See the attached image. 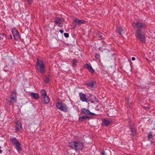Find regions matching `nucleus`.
<instances>
[{
	"label": "nucleus",
	"mask_w": 155,
	"mask_h": 155,
	"mask_svg": "<svg viewBox=\"0 0 155 155\" xmlns=\"http://www.w3.org/2000/svg\"><path fill=\"white\" fill-rule=\"evenodd\" d=\"M77 55L78 56L77 57L78 58H80L82 57V54L81 53H80L79 54H78Z\"/></svg>",
	"instance_id": "obj_32"
},
{
	"label": "nucleus",
	"mask_w": 155,
	"mask_h": 155,
	"mask_svg": "<svg viewBox=\"0 0 155 155\" xmlns=\"http://www.w3.org/2000/svg\"><path fill=\"white\" fill-rule=\"evenodd\" d=\"M112 121L111 119H104L103 120V124L104 126L107 127Z\"/></svg>",
	"instance_id": "obj_14"
},
{
	"label": "nucleus",
	"mask_w": 155,
	"mask_h": 155,
	"mask_svg": "<svg viewBox=\"0 0 155 155\" xmlns=\"http://www.w3.org/2000/svg\"><path fill=\"white\" fill-rule=\"evenodd\" d=\"M17 93L15 90H13L11 92L10 96V102L11 105H13V103L15 102L17 100L16 97Z\"/></svg>",
	"instance_id": "obj_5"
},
{
	"label": "nucleus",
	"mask_w": 155,
	"mask_h": 155,
	"mask_svg": "<svg viewBox=\"0 0 155 155\" xmlns=\"http://www.w3.org/2000/svg\"><path fill=\"white\" fill-rule=\"evenodd\" d=\"M103 35H104L102 34H99V37L102 38H103Z\"/></svg>",
	"instance_id": "obj_34"
},
{
	"label": "nucleus",
	"mask_w": 155,
	"mask_h": 155,
	"mask_svg": "<svg viewBox=\"0 0 155 155\" xmlns=\"http://www.w3.org/2000/svg\"><path fill=\"white\" fill-rule=\"evenodd\" d=\"M129 124L130 127V128H131L132 127H134V126L133 124H132L130 122H129Z\"/></svg>",
	"instance_id": "obj_33"
},
{
	"label": "nucleus",
	"mask_w": 155,
	"mask_h": 155,
	"mask_svg": "<svg viewBox=\"0 0 155 155\" xmlns=\"http://www.w3.org/2000/svg\"><path fill=\"white\" fill-rule=\"evenodd\" d=\"M103 155H104V152L103 153Z\"/></svg>",
	"instance_id": "obj_41"
},
{
	"label": "nucleus",
	"mask_w": 155,
	"mask_h": 155,
	"mask_svg": "<svg viewBox=\"0 0 155 155\" xmlns=\"http://www.w3.org/2000/svg\"><path fill=\"white\" fill-rule=\"evenodd\" d=\"M79 96L80 100L82 102H85L87 103L89 102L88 99L87 98L86 95L84 94L81 92H80L79 93Z\"/></svg>",
	"instance_id": "obj_10"
},
{
	"label": "nucleus",
	"mask_w": 155,
	"mask_h": 155,
	"mask_svg": "<svg viewBox=\"0 0 155 155\" xmlns=\"http://www.w3.org/2000/svg\"><path fill=\"white\" fill-rule=\"evenodd\" d=\"M131 132L132 133V135L134 136L136 133V130L134 127L130 128Z\"/></svg>",
	"instance_id": "obj_24"
},
{
	"label": "nucleus",
	"mask_w": 155,
	"mask_h": 155,
	"mask_svg": "<svg viewBox=\"0 0 155 155\" xmlns=\"http://www.w3.org/2000/svg\"><path fill=\"white\" fill-rule=\"evenodd\" d=\"M154 35H155V32H154Z\"/></svg>",
	"instance_id": "obj_43"
},
{
	"label": "nucleus",
	"mask_w": 155,
	"mask_h": 155,
	"mask_svg": "<svg viewBox=\"0 0 155 155\" xmlns=\"http://www.w3.org/2000/svg\"><path fill=\"white\" fill-rule=\"evenodd\" d=\"M118 31L119 34L120 35H122L124 33V30L122 27H120L118 28Z\"/></svg>",
	"instance_id": "obj_22"
},
{
	"label": "nucleus",
	"mask_w": 155,
	"mask_h": 155,
	"mask_svg": "<svg viewBox=\"0 0 155 155\" xmlns=\"http://www.w3.org/2000/svg\"><path fill=\"white\" fill-rule=\"evenodd\" d=\"M64 36L66 38H68L69 37V34L68 33H65L64 34Z\"/></svg>",
	"instance_id": "obj_31"
},
{
	"label": "nucleus",
	"mask_w": 155,
	"mask_h": 155,
	"mask_svg": "<svg viewBox=\"0 0 155 155\" xmlns=\"http://www.w3.org/2000/svg\"><path fill=\"white\" fill-rule=\"evenodd\" d=\"M8 38L9 39H12V35H10L9 36V37H8Z\"/></svg>",
	"instance_id": "obj_35"
},
{
	"label": "nucleus",
	"mask_w": 155,
	"mask_h": 155,
	"mask_svg": "<svg viewBox=\"0 0 155 155\" xmlns=\"http://www.w3.org/2000/svg\"><path fill=\"white\" fill-rule=\"evenodd\" d=\"M86 85L91 88L93 87L95 85V82L93 81H90L86 83Z\"/></svg>",
	"instance_id": "obj_16"
},
{
	"label": "nucleus",
	"mask_w": 155,
	"mask_h": 155,
	"mask_svg": "<svg viewBox=\"0 0 155 155\" xmlns=\"http://www.w3.org/2000/svg\"><path fill=\"white\" fill-rule=\"evenodd\" d=\"M58 40L56 38L53 37L52 39L51 40V43L53 45H56L58 43Z\"/></svg>",
	"instance_id": "obj_23"
},
{
	"label": "nucleus",
	"mask_w": 155,
	"mask_h": 155,
	"mask_svg": "<svg viewBox=\"0 0 155 155\" xmlns=\"http://www.w3.org/2000/svg\"><path fill=\"white\" fill-rule=\"evenodd\" d=\"M22 127L21 123L19 121H17L15 127V130L17 132H18L21 129H22Z\"/></svg>",
	"instance_id": "obj_15"
},
{
	"label": "nucleus",
	"mask_w": 155,
	"mask_h": 155,
	"mask_svg": "<svg viewBox=\"0 0 155 155\" xmlns=\"http://www.w3.org/2000/svg\"><path fill=\"white\" fill-rule=\"evenodd\" d=\"M27 3L29 5H31L33 2V0H26Z\"/></svg>",
	"instance_id": "obj_28"
},
{
	"label": "nucleus",
	"mask_w": 155,
	"mask_h": 155,
	"mask_svg": "<svg viewBox=\"0 0 155 155\" xmlns=\"http://www.w3.org/2000/svg\"><path fill=\"white\" fill-rule=\"evenodd\" d=\"M131 58H135L134 57H132Z\"/></svg>",
	"instance_id": "obj_42"
},
{
	"label": "nucleus",
	"mask_w": 155,
	"mask_h": 155,
	"mask_svg": "<svg viewBox=\"0 0 155 155\" xmlns=\"http://www.w3.org/2000/svg\"><path fill=\"white\" fill-rule=\"evenodd\" d=\"M10 140L11 142L13 145L16 146V149L19 152L21 150V144L19 141L16 138H10Z\"/></svg>",
	"instance_id": "obj_4"
},
{
	"label": "nucleus",
	"mask_w": 155,
	"mask_h": 155,
	"mask_svg": "<svg viewBox=\"0 0 155 155\" xmlns=\"http://www.w3.org/2000/svg\"><path fill=\"white\" fill-rule=\"evenodd\" d=\"M95 58H99L100 57V55L98 53H95Z\"/></svg>",
	"instance_id": "obj_29"
},
{
	"label": "nucleus",
	"mask_w": 155,
	"mask_h": 155,
	"mask_svg": "<svg viewBox=\"0 0 155 155\" xmlns=\"http://www.w3.org/2000/svg\"><path fill=\"white\" fill-rule=\"evenodd\" d=\"M43 98L44 103L46 104H48L49 102V99L48 95L43 97Z\"/></svg>",
	"instance_id": "obj_20"
},
{
	"label": "nucleus",
	"mask_w": 155,
	"mask_h": 155,
	"mask_svg": "<svg viewBox=\"0 0 155 155\" xmlns=\"http://www.w3.org/2000/svg\"><path fill=\"white\" fill-rule=\"evenodd\" d=\"M135 59H132V61H134L135 60Z\"/></svg>",
	"instance_id": "obj_38"
},
{
	"label": "nucleus",
	"mask_w": 155,
	"mask_h": 155,
	"mask_svg": "<svg viewBox=\"0 0 155 155\" xmlns=\"http://www.w3.org/2000/svg\"><path fill=\"white\" fill-rule=\"evenodd\" d=\"M142 31L140 29H137L135 33V36L137 39L142 43L146 42L145 36L142 34Z\"/></svg>",
	"instance_id": "obj_2"
},
{
	"label": "nucleus",
	"mask_w": 155,
	"mask_h": 155,
	"mask_svg": "<svg viewBox=\"0 0 155 155\" xmlns=\"http://www.w3.org/2000/svg\"><path fill=\"white\" fill-rule=\"evenodd\" d=\"M81 114H85L87 115H90L94 116H96V114H95L91 113L88 109L86 108H82L81 109Z\"/></svg>",
	"instance_id": "obj_8"
},
{
	"label": "nucleus",
	"mask_w": 155,
	"mask_h": 155,
	"mask_svg": "<svg viewBox=\"0 0 155 155\" xmlns=\"http://www.w3.org/2000/svg\"><path fill=\"white\" fill-rule=\"evenodd\" d=\"M74 21L75 23V25L74 26V28L77 25L79 26L82 24H85L86 22V21L84 20H80L76 18H75Z\"/></svg>",
	"instance_id": "obj_6"
},
{
	"label": "nucleus",
	"mask_w": 155,
	"mask_h": 155,
	"mask_svg": "<svg viewBox=\"0 0 155 155\" xmlns=\"http://www.w3.org/2000/svg\"><path fill=\"white\" fill-rule=\"evenodd\" d=\"M146 59L147 61H149V60H148V59L147 58V59Z\"/></svg>",
	"instance_id": "obj_40"
},
{
	"label": "nucleus",
	"mask_w": 155,
	"mask_h": 155,
	"mask_svg": "<svg viewBox=\"0 0 155 155\" xmlns=\"http://www.w3.org/2000/svg\"><path fill=\"white\" fill-rule=\"evenodd\" d=\"M0 35H1L2 37L1 38L2 39H3V37H6V35L4 33H0Z\"/></svg>",
	"instance_id": "obj_30"
},
{
	"label": "nucleus",
	"mask_w": 155,
	"mask_h": 155,
	"mask_svg": "<svg viewBox=\"0 0 155 155\" xmlns=\"http://www.w3.org/2000/svg\"><path fill=\"white\" fill-rule=\"evenodd\" d=\"M37 70L42 74H45V65L37 66L36 67Z\"/></svg>",
	"instance_id": "obj_11"
},
{
	"label": "nucleus",
	"mask_w": 155,
	"mask_h": 155,
	"mask_svg": "<svg viewBox=\"0 0 155 155\" xmlns=\"http://www.w3.org/2000/svg\"><path fill=\"white\" fill-rule=\"evenodd\" d=\"M57 108L65 112L68 111V109L66 105L63 102H58L56 104Z\"/></svg>",
	"instance_id": "obj_3"
},
{
	"label": "nucleus",
	"mask_w": 155,
	"mask_h": 155,
	"mask_svg": "<svg viewBox=\"0 0 155 155\" xmlns=\"http://www.w3.org/2000/svg\"><path fill=\"white\" fill-rule=\"evenodd\" d=\"M84 68L88 69L91 73H93L94 72V70L93 69L90 64H84Z\"/></svg>",
	"instance_id": "obj_13"
},
{
	"label": "nucleus",
	"mask_w": 155,
	"mask_h": 155,
	"mask_svg": "<svg viewBox=\"0 0 155 155\" xmlns=\"http://www.w3.org/2000/svg\"><path fill=\"white\" fill-rule=\"evenodd\" d=\"M132 26L134 28H135V27L137 28H144L145 27L144 25L141 23L140 22H137L136 23L134 22L132 24Z\"/></svg>",
	"instance_id": "obj_7"
},
{
	"label": "nucleus",
	"mask_w": 155,
	"mask_h": 155,
	"mask_svg": "<svg viewBox=\"0 0 155 155\" xmlns=\"http://www.w3.org/2000/svg\"><path fill=\"white\" fill-rule=\"evenodd\" d=\"M153 137V135L152 134V133H150L149 134H148L147 137L148 140H150Z\"/></svg>",
	"instance_id": "obj_27"
},
{
	"label": "nucleus",
	"mask_w": 155,
	"mask_h": 155,
	"mask_svg": "<svg viewBox=\"0 0 155 155\" xmlns=\"http://www.w3.org/2000/svg\"><path fill=\"white\" fill-rule=\"evenodd\" d=\"M93 118L91 116H89L85 115L80 114L79 116V120L81 121H82L86 119H90Z\"/></svg>",
	"instance_id": "obj_12"
},
{
	"label": "nucleus",
	"mask_w": 155,
	"mask_h": 155,
	"mask_svg": "<svg viewBox=\"0 0 155 155\" xmlns=\"http://www.w3.org/2000/svg\"><path fill=\"white\" fill-rule=\"evenodd\" d=\"M51 76L50 74H48L47 76H45L44 78L43 79V81L45 83H48L50 81V78Z\"/></svg>",
	"instance_id": "obj_19"
},
{
	"label": "nucleus",
	"mask_w": 155,
	"mask_h": 155,
	"mask_svg": "<svg viewBox=\"0 0 155 155\" xmlns=\"http://www.w3.org/2000/svg\"><path fill=\"white\" fill-rule=\"evenodd\" d=\"M75 140L69 143L68 147L75 151H78L81 150L83 151L84 147V142L81 137H75L74 138Z\"/></svg>",
	"instance_id": "obj_1"
},
{
	"label": "nucleus",
	"mask_w": 155,
	"mask_h": 155,
	"mask_svg": "<svg viewBox=\"0 0 155 155\" xmlns=\"http://www.w3.org/2000/svg\"><path fill=\"white\" fill-rule=\"evenodd\" d=\"M30 96L35 99L37 100L39 98V95L38 93L31 92L30 94Z\"/></svg>",
	"instance_id": "obj_17"
},
{
	"label": "nucleus",
	"mask_w": 155,
	"mask_h": 155,
	"mask_svg": "<svg viewBox=\"0 0 155 155\" xmlns=\"http://www.w3.org/2000/svg\"><path fill=\"white\" fill-rule=\"evenodd\" d=\"M124 155H133L131 154H127V153H125L124 154Z\"/></svg>",
	"instance_id": "obj_37"
},
{
	"label": "nucleus",
	"mask_w": 155,
	"mask_h": 155,
	"mask_svg": "<svg viewBox=\"0 0 155 155\" xmlns=\"http://www.w3.org/2000/svg\"><path fill=\"white\" fill-rule=\"evenodd\" d=\"M12 32L13 35L14 37H18L19 36V34L16 28L13 29L12 30Z\"/></svg>",
	"instance_id": "obj_18"
},
{
	"label": "nucleus",
	"mask_w": 155,
	"mask_h": 155,
	"mask_svg": "<svg viewBox=\"0 0 155 155\" xmlns=\"http://www.w3.org/2000/svg\"><path fill=\"white\" fill-rule=\"evenodd\" d=\"M61 19L59 17H57L55 18L53 22H55V24L59 27H62L63 26V23L61 22Z\"/></svg>",
	"instance_id": "obj_9"
},
{
	"label": "nucleus",
	"mask_w": 155,
	"mask_h": 155,
	"mask_svg": "<svg viewBox=\"0 0 155 155\" xmlns=\"http://www.w3.org/2000/svg\"><path fill=\"white\" fill-rule=\"evenodd\" d=\"M59 32H60L61 33H62L64 32V31L62 29H60L59 30Z\"/></svg>",
	"instance_id": "obj_36"
},
{
	"label": "nucleus",
	"mask_w": 155,
	"mask_h": 155,
	"mask_svg": "<svg viewBox=\"0 0 155 155\" xmlns=\"http://www.w3.org/2000/svg\"><path fill=\"white\" fill-rule=\"evenodd\" d=\"M149 109V107H147V108H146V109Z\"/></svg>",
	"instance_id": "obj_39"
},
{
	"label": "nucleus",
	"mask_w": 155,
	"mask_h": 155,
	"mask_svg": "<svg viewBox=\"0 0 155 155\" xmlns=\"http://www.w3.org/2000/svg\"><path fill=\"white\" fill-rule=\"evenodd\" d=\"M41 96L43 97L47 95L46 91L44 90H41Z\"/></svg>",
	"instance_id": "obj_25"
},
{
	"label": "nucleus",
	"mask_w": 155,
	"mask_h": 155,
	"mask_svg": "<svg viewBox=\"0 0 155 155\" xmlns=\"http://www.w3.org/2000/svg\"><path fill=\"white\" fill-rule=\"evenodd\" d=\"M78 61L77 59H74L72 61V66L75 67L77 65V63L78 62Z\"/></svg>",
	"instance_id": "obj_26"
},
{
	"label": "nucleus",
	"mask_w": 155,
	"mask_h": 155,
	"mask_svg": "<svg viewBox=\"0 0 155 155\" xmlns=\"http://www.w3.org/2000/svg\"><path fill=\"white\" fill-rule=\"evenodd\" d=\"M153 38H155V37H154Z\"/></svg>",
	"instance_id": "obj_44"
},
{
	"label": "nucleus",
	"mask_w": 155,
	"mask_h": 155,
	"mask_svg": "<svg viewBox=\"0 0 155 155\" xmlns=\"http://www.w3.org/2000/svg\"><path fill=\"white\" fill-rule=\"evenodd\" d=\"M43 61L42 60H40L39 59H37L36 63L37 66H38L40 65H44Z\"/></svg>",
	"instance_id": "obj_21"
}]
</instances>
